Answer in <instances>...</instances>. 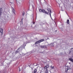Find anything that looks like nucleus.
<instances>
[{"mask_svg": "<svg viewBox=\"0 0 73 73\" xmlns=\"http://www.w3.org/2000/svg\"><path fill=\"white\" fill-rule=\"evenodd\" d=\"M46 67H47V68H49V66H46Z\"/></svg>", "mask_w": 73, "mask_h": 73, "instance_id": "27", "label": "nucleus"}, {"mask_svg": "<svg viewBox=\"0 0 73 73\" xmlns=\"http://www.w3.org/2000/svg\"><path fill=\"white\" fill-rule=\"evenodd\" d=\"M40 48H41L42 49H46L47 48L46 46V45L40 46Z\"/></svg>", "mask_w": 73, "mask_h": 73, "instance_id": "3", "label": "nucleus"}, {"mask_svg": "<svg viewBox=\"0 0 73 73\" xmlns=\"http://www.w3.org/2000/svg\"><path fill=\"white\" fill-rule=\"evenodd\" d=\"M48 39L49 40V38H47L46 40H48Z\"/></svg>", "mask_w": 73, "mask_h": 73, "instance_id": "28", "label": "nucleus"}, {"mask_svg": "<svg viewBox=\"0 0 73 73\" xmlns=\"http://www.w3.org/2000/svg\"><path fill=\"white\" fill-rule=\"evenodd\" d=\"M13 12L14 15H15V10H13Z\"/></svg>", "mask_w": 73, "mask_h": 73, "instance_id": "15", "label": "nucleus"}, {"mask_svg": "<svg viewBox=\"0 0 73 73\" xmlns=\"http://www.w3.org/2000/svg\"><path fill=\"white\" fill-rule=\"evenodd\" d=\"M24 14H25V13L24 12H23L22 13V15L23 16H24Z\"/></svg>", "mask_w": 73, "mask_h": 73, "instance_id": "19", "label": "nucleus"}, {"mask_svg": "<svg viewBox=\"0 0 73 73\" xmlns=\"http://www.w3.org/2000/svg\"><path fill=\"white\" fill-rule=\"evenodd\" d=\"M39 11L40 12H43V13L48 15V12H46V11H45V10L44 9H40L39 10Z\"/></svg>", "mask_w": 73, "mask_h": 73, "instance_id": "1", "label": "nucleus"}, {"mask_svg": "<svg viewBox=\"0 0 73 73\" xmlns=\"http://www.w3.org/2000/svg\"><path fill=\"white\" fill-rule=\"evenodd\" d=\"M51 19H52V20H53V19H52V17H51V16H50Z\"/></svg>", "mask_w": 73, "mask_h": 73, "instance_id": "30", "label": "nucleus"}, {"mask_svg": "<svg viewBox=\"0 0 73 73\" xmlns=\"http://www.w3.org/2000/svg\"><path fill=\"white\" fill-rule=\"evenodd\" d=\"M69 60L70 61L72 62H73V59L72 58H69Z\"/></svg>", "mask_w": 73, "mask_h": 73, "instance_id": "10", "label": "nucleus"}, {"mask_svg": "<svg viewBox=\"0 0 73 73\" xmlns=\"http://www.w3.org/2000/svg\"><path fill=\"white\" fill-rule=\"evenodd\" d=\"M38 41V42L39 43V42H41L40 40H39Z\"/></svg>", "mask_w": 73, "mask_h": 73, "instance_id": "23", "label": "nucleus"}, {"mask_svg": "<svg viewBox=\"0 0 73 73\" xmlns=\"http://www.w3.org/2000/svg\"><path fill=\"white\" fill-rule=\"evenodd\" d=\"M32 17H33V15H32Z\"/></svg>", "mask_w": 73, "mask_h": 73, "instance_id": "25", "label": "nucleus"}, {"mask_svg": "<svg viewBox=\"0 0 73 73\" xmlns=\"http://www.w3.org/2000/svg\"><path fill=\"white\" fill-rule=\"evenodd\" d=\"M37 72V69H35L34 70V73H36Z\"/></svg>", "mask_w": 73, "mask_h": 73, "instance_id": "12", "label": "nucleus"}, {"mask_svg": "<svg viewBox=\"0 0 73 73\" xmlns=\"http://www.w3.org/2000/svg\"><path fill=\"white\" fill-rule=\"evenodd\" d=\"M61 54H63V53H61Z\"/></svg>", "mask_w": 73, "mask_h": 73, "instance_id": "32", "label": "nucleus"}, {"mask_svg": "<svg viewBox=\"0 0 73 73\" xmlns=\"http://www.w3.org/2000/svg\"><path fill=\"white\" fill-rule=\"evenodd\" d=\"M23 19L22 18L21 19V22H22V23H23Z\"/></svg>", "mask_w": 73, "mask_h": 73, "instance_id": "24", "label": "nucleus"}, {"mask_svg": "<svg viewBox=\"0 0 73 73\" xmlns=\"http://www.w3.org/2000/svg\"><path fill=\"white\" fill-rule=\"evenodd\" d=\"M47 10L48 11V13H49V14L50 16H51V13H52V11H51V9H50L48 8H47ZM49 11L50 12V13H49Z\"/></svg>", "mask_w": 73, "mask_h": 73, "instance_id": "2", "label": "nucleus"}, {"mask_svg": "<svg viewBox=\"0 0 73 73\" xmlns=\"http://www.w3.org/2000/svg\"><path fill=\"white\" fill-rule=\"evenodd\" d=\"M72 58H73V56H72Z\"/></svg>", "mask_w": 73, "mask_h": 73, "instance_id": "31", "label": "nucleus"}, {"mask_svg": "<svg viewBox=\"0 0 73 73\" xmlns=\"http://www.w3.org/2000/svg\"><path fill=\"white\" fill-rule=\"evenodd\" d=\"M2 11H3V9L1 8L0 9V18L1 17V15H2Z\"/></svg>", "mask_w": 73, "mask_h": 73, "instance_id": "4", "label": "nucleus"}, {"mask_svg": "<svg viewBox=\"0 0 73 73\" xmlns=\"http://www.w3.org/2000/svg\"><path fill=\"white\" fill-rule=\"evenodd\" d=\"M19 52H20V51H19V50H17L15 52V54H17V53H19Z\"/></svg>", "mask_w": 73, "mask_h": 73, "instance_id": "9", "label": "nucleus"}, {"mask_svg": "<svg viewBox=\"0 0 73 73\" xmlns=\"http://www.w3.org/2000/svg\"><path fill=\"white\" fill-rule=\"evenodd\" d=\"M22 56H24V55H25V54H24V53H22Z\"/></svg>", "mask_w": 73, "mask_h": 73, "instance_id": "18", "label": "nucleus"}, {"mask_svg": "<svg viewBox=\"0 0 73 73\" xmlns=\"http://www.w3.org/2000/svg\"><path fill=\"white\" fill-rule=\"evenodd\" d=\"M44 41V39H41L40 40L41 42H42V41Z\"/></svg>", "mask_w": 73, "mask_h": 73, "instance_id": "21", "label": "nucleus"}, {"mask_svg": "<svg viewBox=\"0 0 73 73\" xmlns=\"http://www.w3.org/2000/svg\"><path fill=\"white\" fill-rule=\"evenodd\" d=\"M22 49H22V48L21 47H20L19 48L18 50L20 52V51H21V50H22Z\"/></svg>", "mask_w": 73, "mask_h": 73, "instance_id": "8", "label": "nucleus"}, {"mask_svg": "<svg viewBox=\"0 0 73 73\" xmlns=\"http://www.w3.org/2000/svg\"><path fill=\"white\" fill-rule=\"evenodd\" d=\"M44 0V1H45V0Z\"/></svg>", "mask_w": 73, "mask_h": 73, "instance_id": "35", "label": "nucleus"}, {"mask_svg": "<svg viewBox=\"0 0 73 73\" xmlns=\"http://www.w3.org/2000/svg\"><path fill=\"white\" fill-rule=\"evenodd\" d=\"M51 69H54V66H51Z\"/></svg>", "mask_w": 73, "mask_h": 73, "instance_id": "20", "label": "nucleus"}, {"mask_svg": "<svg viewBox=\"0 0 73 73\" xmlns=\"http://www.w3.org/2000/svg\"><path fill=\"white\" fill-rule=\"evenodd\" d=\"M45 73H48V69H46V70L45 71Z\"/></svg>", "mask_w": 73, "mask_h": 73, "instance_id": "13", "label": "nucleus"}, {"mask_svg": "<svg viewBox=\"0 0 73 73\" xmlns=\"http://www.w3.org/2000/svg\"><path fill=\"white\" fill-rule=\"evenodd\" d=\"M67 24H69V19L67 20Z\"/></svg>", "mask_w": 73, "mask_h": 73, "instance_id": "11", "label": "nucleus"}, {"mask_svg": "<svg viewBox=\"0 0 73 73\" xmlns=\"http://www.w3.org/2000/svg\"><path fill=\"white\" fill-rule=\"evenodd\" d=\"M44 3H45L44 2L43 3V4H44Z\"/></svg>", "mask_w": 73, "mask_h": 73, "instance_id": "33", "label": "nucleus"}, {"mask_svg": "<svg viewBox=\"0 0 73 73\" xmlns=\"http://www.w3.org/2000/svg\"><path fill=\"white\" fill-rule=\"evenodd\" d=\"M48 67H46V66H45V67H44V69H48Z\"/></svg>", "mask_w": 73, "mask_h": 73, "instance_id": "14", "label": "nucleus"}, {"mask_svg": "<svg viewBox=\"0 0 73 73\" xmlns=\"http://www.w3.org/2000/svg\"><path fill=\"white\" fill-rule=\"evenodd\" d=\"M38 43H39L38 41H37L35 43V44H38Z\"/></svg>", "mask_w": 73, "mask_h": 73, "instance_id": "17", "label": "nucleus"}, {"mask_svg": "<svg viewBox=\"0 0 73 73\" xmlns=\"http://www.w3.org/2000/svg\"><path fill=\"white\" fill-rule=\"evenodd\" d=\"M19 72H20L21 70H20V68H19Z\"/></svg>", "mask_w": 73, "mask_h": 73, "instance_id": "29", "label": "nucleus"}, {"mask_svg": "<svg viewBox=\"0 0 73 73\" xmlns=\"http://www.w3.org/2000/svg\"><path fill=\"white\" fill-rule=\"evenodd\" d=\"M72 52V51H71L70 50V52H69V54L70 53H71V52Z\"/></svg>", "mask_w": 73, "mask_h": 73, "instance_id": "26", "label": "nucleus"}, {"mask_svg": "<svg viewBox=\"0 0 73 73\" xmlns=\"http://www.w3.org/2000/svg\"><path fill=\"white\" fill-rule=\"evenodd\" d=\"M70 69V68L69 67H68V66L67 67V68H65V73H67L68 72V70H69V69Z\"/></svg>", "mask_w": 73, "mask_h": 73, "instance_id": "5", "label": "nucleus"}, {"mask_svg": "<svg viewBox=\"0 0 73 73\" xmlns=\"http://www.w3.org/2000/svg\"><path fill=\"white\" fill-rule=\"evenodd\" d=\"M12 9L13 10H15V9H14V8H13L12 7H11Z\"/></svg>", "mask_w": 73, "mask_h": 73, "instance_id": "22", "label": "nucleus"}, {"mask_svg": "<svg viewBox=\"0 0 73 73\" xmlns=\"http://www.w3.org/2000/svg\"><path fill=\"white\" fill-rule=\"evenodd\" d=\"M72 49H73V48H72L70 49V51L71 52H73V50H72Z\"/></svg>", "mask_w": 73, "mask_h": 73, "instance_id": "16", "label": "nucleus"}, {"mask_svg": "<svg viewBox=\"0 0 73 73\" xmlns=\"http://www.w3.org/2000/svg\"><path fill=\"white\" fill-rule=\"evenodd\" d=\"M40 73H41V72H40Z\"/></svg>", "mask_w": 73, "mask_h": 73, "instance_id": "34", "label": "nucleus"}, {"mask_svg": "<svg viewBox=\"0 0 73 73\" xmlns=\"http://www.w3.org/2000/svg\"><path fill=\"white\" fill-rule=\"evenodd\" d=\"M0 32L1 33V35H3V30L2 28H0Z\"/></svg>", "mask_w": 73, "mask_h": 73, "instance_id": "6", "label": "nucleus"}, {"mask_svg": "<svg viewBox=\"0 0 73 73\" xmlns=\"http://www.w3.org/2000/svg\"><path fill=\"white\" fill-rule=\"evenodd\" d=\"M25 46H26V45H22L21 47L22 48V49H23L24 48H25Z\"/></svg>", "mask_w": 73, "mask_h": 73, "instance_id": "7", "label": "nucleus"}]
</instances>
